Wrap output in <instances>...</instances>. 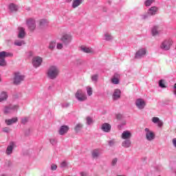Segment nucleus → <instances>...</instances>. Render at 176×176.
<instances>
[{
  "mask_svg": "<svg viewBox=\"0 0 176 176\" xmlns=\"http://www.w3.org/2000/svg\"><path fill=\"white\" fill-rule=\"evenodd\" d=\"M80 176H87V173L86 172H80Z\"/></svg>",
  "mask_w": 176,
  "mask_h": 176,
  "instance_id": "obj_51",
  "label": "nucleus"
},
{
  "mask_svg": "<svg viewBox=\"0 0 176 176\" xmlns=\"http://www.w3.org/2000/svg\"><path fill=\"white\" fill-rule=\"evenodd\" d=\"M68 130H69V127L67 125H63L60 126L58 133L60 135H64V134H67L68 133Z\"/></svg>",
  "mask_w": 176,
  "mask_h": 176,
  "instance_id": "obj_17",
  "label": "nucleus"
},
{
  "mask_svg": "<svg viewBox=\"0 0 176 176\" xmlns=\"http://www.w3.org/2000/svg\"><path fill=\"white\" fill-rule=\"evenodd\" d=\"M116 164H118V158H113L111 161V166L113 167H115V166H116Z\"/></svg>",
  "mask_w": 176,
  "mask_h": 176,
  "instance_id": "obj_42",
  "label": "nucleus"
},
{
  "mask_svg": "<svg viewBox=\"0 0 176 176\" xmlns=\"http://www.w3.org/2000/svg\"><path fill=\"white\" fill-rule=\"evenodd\" d=\"M12 109H10V106L6 107L4 109V113H11Z\"/></svg>",
  "mask_w": 176,
  "mask_h": 176,
  "instance_id": "obj_40",
  "label": "nucleus"
},
{
  "mask_svg": "<svg viewBox=\"0 0 176 176\" xmlns=\"http://www.w3.org/2000/svg\"><path fill=\"white\" fill-rule=\"evenodd\" d=\"M51 170L52 171H56L57 170V165L54 164H51Z\"/></svg>",
  "mask_w": 176,
  "mask_h": 176,
  "instance_id": "obj_48",
  "label": "nucleus"
},
{
  "mask_svg": "<svg viewBox=\"0 0 176 176\" xmlns=\"http://www.w3.org/2000/svg\"><path fill=\"white\" fill-rule=\"evenodd\" d=\"M159 86L162 87V89H166V85L164 84V80H160L159 81Z\"/></svg>",
  "mask_w": 176,
  "mask_h": 176,
  "instance_id": "obj_38",
  "label": "nucleus"
},
{
  "mask_svg": "<svg viewBox=\"0 0 176 176\" xmlns=\"http://www.w3.org/2000/svg\"><path fill=\"white\" fill-rule=\"evenodd\" d=\"M104 12H107V9H104Z\"/></svg>",
  "mask_w": 176,
  "mask_h": 176,
  "instance_id": "obj_56",
  "label": "nucleus"
},
{
  "mask_svg": "<svg viewBox=\"0 0 176 176\" xmlns=\"http://www.w3.org/2000/svg\"><path fill=\"white\" fill-rule=\"evenodd\" d=\"M8 93L6 91H2L0 94V102H3L8 100Z\"/></svg>",
  "mask_w": 176,
  "mask_h": 176,
  "instance_id": "obj_25",
  "label": "nucleus"
},
{
  "mask_svg": "<svg viewBox=\"0 0 176 176\" xmlns=\"http://www.w3.org/2000/svg\"><path fill=\"white\" fill-rule=\"evenodd\" d=\"M158 127H162V126H163V122H162V120H160L159 122H157Z\"/></svg>",
  "mask_w": 176,
  "mask_h": 176,
  "instance_id": "obj_52",
  "label": "nucleus"
},
{
  "mask_svg": "<svg viewBox=\"0 0 176 176\" xmlns=\"http://www.w3.org/2000/svg\"><path fill=\"white\" fill-rule=\"evenodd\" d=\"M60 41L64 46H68L72 42V36L68 34H63L60 38Z\"/></svg>",
  "mask_w": 176,
  "mask_h": 176,
  "instance_id": "obj_5",
  "label": "nucleus"
},
{
  "mask_svg": "<svg viewBox=\"0 0 176 176\" xmlns=\"http://www.w3.org/2000/svg\"><path fill=\"white\" fill-rule=\"evenodd\" d=\"M153 2H155V0H145L144 6L146 8H149V6H151Z\"/></svg>",
  "mask_w": 176,
  "mask_h": 176,
  "instance_id": "obj_30",
  "label": "nucleus"
},
{
  "mask_svg": "<svg viewBox=\"0 0 176 176\" xmlns=\"http://www.w3.org/2000/svg\"><path fill=\"white\" fill-rule=\"evenodd\" d=\"M69 105H70L69 102L61 103L62 108H68V107H69Z\"/></svg>",
  "mask_w": 176,
  "mask_h": 176,
  "instance_id": "obj_46",
  "label": "nucleus"
},
{
  "mask_svg": "<svg viewBox=\"0 0 176 176\" xmlns=\"http://www.w3.org/2000/svg\"><path fill=\"white\" fill-rule=\"evenodd\" d=\"M60 70L57 66H50L47 72V76L49 79L54 80L58 76Z\"/></svg>",
  "mask_w": 176,
  "mask_h": 176,
  "instance_id": "obj_1",
  "label": "nucleus"
},
{
  "mask_svg": "<svg viewBox=\"0 0 176 176\" xmlns=\"http://www.w3.org/2000/svg\"><path fill=\"white\" fill-rule=\"evenodd\" d=\"M135 104L137 108H138L140 110L144 109V108H145V105H146L145 100H144V99L142 98L136 99Z\"/></svg>",
  "mask_w": 176,
  "mask_h": 176,
  "instance_id": "obj_11",
  "label": "nucleus"
},
{
  "mask_svg": "<svg viewBox=\"0 0 176 176\" xmlns=\"http://www.w3.org/2000/svg\"><path fill=\"white\" fill-rule=\"evenodd\" d=\"M91 79L92 82H94V83H97V82H98V74L92 75Z\"/></svg>",
  "mask_w": 176,
  "mask_h": 176,
  "instance_id": "obj_34",
  "label": "nucleus"
},
{
  "mask_svg": "<svg viewBox=\"0 0 176 176\" xmlns=\"http://www.w3.org/2000/svg\"><path fill=\"white\" fill-rule=\"evenodd\" d=\"M0 82H1V79H0Z\"/></svg>",
  "mask_w": 176,
  "mask_h": 176,
  "instance_id": "obj_57",
  "label": "nucleus"
},
{
  "mask_svg": "<svg viewBox=\"0 0 176 176\" xmlns=\"http://www.w3.org/2000/svg\"><path fill=\"white\" fill-rule=\"evenodd\" d=\"M111 129H112V126L107 122L103 123L101 126V130L104 133H111Z\"/></svg>",
  "mask_w": 176,
  "mask_h": 176,
  "instance_id": "obj_16",
  "label": "nucleus"
},
{
  "mask_svg": "<svg viewBox=\"0 0 176 176\" xmlns=\"http://www.w3.org/2000/svg\"><path fill=\"white\" fill-rule=\"evenodd\" d=\"M26 24L30 31L32 32L36 28V23H35V19L32 18L28 19L26 21Z\"/></svg>",
  "mask_w": 176,
  "mask_h": 176,
  "instance_id": "obj_7",
  "label": "nucleus"
},
{
  "mask_svg": "<svg viewBox=\"0 0 176 176\" xmlns=\"http://www.w3.org/2000/svg\"><path fill=\"white\" fill-rule=\"evenodd\" d=\"M173 45V41L171 40H165L162 42L160 45V47L162 50H170V47Z\"/></svg>",
  "mask_w": 176,
  "mask_h": 176,
  "instance_id": "obj_10",
  "label": "nucleus"
},
{
  "mask_svg": "<svg viewBox=\"0 0 176 176\" xmlns=\"http://www.w3.org/2000/svg\"><path fill=\"white\" fill-rule=\"evenodd\" d=\"M160 121V119H159V118L157 117H153L152 118L153 123H158Z\"/></svg>",
  "mask_w": 176,
  "mask_h": 176,
  "instance_id": "obj_47",
  "label": "nucleus"
},
{
  "mask_svg": "<svg viewBox=\"0 0 176 176\" xmlns=\"http://www.w3.org/2000/svg\"><path fill=\"white\" fill-rule=\"evenodd\" d=\"M80 50L81 52H83V53H93V49L86 46H81Z\"/></svg>",
  "mask_w": 176,
  "mask_h": 176,
  "instance_id": "obj_27",
  "label": "nucleus"
},
{
  "mask_svg": "<svg viewBox=\"0 0 176 176\" xmlns=\"http://www.w3.org/2000/svg\"><path fill=\"white\" fill-rule=\"evenodd\" d=\"M25 43H24V41H15L14 45L16 46H23Z\"/></svg>",
  "mask_w": 176,
  "mask_h": 176,
  "instance_id": "obj_35",
  "label": "nucleus"
},
{
  "mask_svg": "<svg viewBox=\"0 0 176 176\" xmlns=\"http://www.w3.org/2000/svg\"><path fill=\"white\" fill-rule=\"evenodd\" d=\"M67 166H68V164H67V162L63 161L60 164V168H65V167H67Z\"/></svg>",
  "mask_w": 176,
  "mask_h": 176,
  "instance_id": "obj_45",
  "label": "nucleus"
},
{
  "mask_svg": "<svg viewBox=\"0 0 176 176\" xmlns=\"http://www.w3.org/2000/svg\"><path fill=\"white\" fill-rule=\"evenodd\" d=\"M16 146H17L16 145L15 142H10L8 146H7V148L6 151V155H8V156L12 155L13 153V149H14V148H16Z\"/></svg>",
  "mask_w": 176,
  "mask_h": 176,
  "instance_id": "obj_9",
  "label": "nucleus"
},
{
  "mask_svg": "<svg viewBox=\"0 0 176 176\" xmlns=\"http://www.w3.org/2000/svg\"><path fill=\"white\" fill-rule=\"evenodd\" d=\"M113 39V36L109 34V33L104 34V41H112Z\"/></svg>",
  "mask_w": 176,
  "mask_h": 176,
  "instance_id": "obj_32",
  "label": "nucleus"
},
{
  "mask_svg": "<svg viewBox=\"0 0 176 176\" xmlns=\"http://www.w3.org/2000/svg\"><path fill=\"white\" fill-rule=\"evenodd\" d=\"M8 9L10 10V12L12 13H13V12H17V10H19V6H17L13 3H11L8 6Z\"/></svg>",
  "mask_w": 176,
  "mask_h": 176,
  "instance_id": "obj_21",
  "label": "nucleus"
},
{
  "mask_svg": "<svg viewBox=\"0 0 176 176\" xmlns=\"http://www.w3.org/2000/svg\"><path fill=\"white\" fill-rule=\"evenodd\" d=\"M75 97L78 101H80V102L83 101H86L87 100V96H86V94L83 92L82 89H78V91L76 92Z\"/></svg>",
  "mask_w": 176,
  "mask_h": 176,
  "instance_id": "obj_3",
  "label": "nucleus"
},
{
  "mask_svg": "<svg viewBox=\"0 0 176 176\" xmlns=\"http://www.w3.org/2000/svg\"><path fill=\"white\" fill-rule=\"evenodd\" d=\"M123 126H124V124L118 125V127H119L120 129H122V127H123Z\"/></svg>",
  "mask_w": 176,
  "mask_h": 176,
  "instance_id": "obj_54",
  "label": "nucleus"
},
{
  "mask_svg": "<svg viewBox=\"0 0 176 176\" xmlns=\"http://www.w3.org/2000/svg\"><path fill=\"white\" fill-rule=\"evenodd\" d=\"M63 47H64V44H63V43H58L56 44V48H57L58 50H61V49H63Z\"/></svg>",
  "mask_w": 176,
  "mask_h": 176,
  "instance_id": "obj_43",
  "label": "nucleus"
},
{
  "mask_svg": "<svg viewBox=\"0 0 176 176\" xmlns=\"http://www.w3.org/2000/svg\"><path fill=\"white\" fill-rule=\"evenodd\" d=\"M122 96V91L119 89H114V91L113 93L112 98L114 101H117V100H119Z\"/></svg>",
  "mask_w": 176,
  "mask_h": 176,
  "instance_id": "obj_14",
  "label": "nucleus"
},
{
  "mask_svg": "<svg viewBox=\"0 0 176 176\" xmlns=\"http://www.w3.org/2000/svg\"><path fill=\"white\" fill-rule=\"evenodd\" d=\"M100 155H101V151L100 149H95L91 153L93 159H98V157H100Z\"/></svg>",
  "mask_w": 176,
  "mask_h": 176,
  "instance_id": "obj_23",
  "label": "nucleus"
},
{
  "mask_svg": "<svg viewBox=\"0 0 176 176\" xmlns=\"http://www.w3.org/2000/svg\"><path fill=\"white\" fill-rule=\"evenodd\" d=\"M87 93L88 96H92L93 95V89L90 87H87Z\"/></svg>",
  "mask_w": 176,
  "mask_h": 176,
  "instance_id": "obj_39",
  "label": "nucleus"
},
{
  "mask_svg": "<svg viewBox=\"0 0 176 176\" xmlns=\"http://www.w3.org/2000/svg\"><path fill=\"white\" fill-rule=\"evenodd\" d=\"M48 21H47V20H46V19H41V20H40V26L41 27H46V25H47V24H48Z\"/></svg>",
  "mask_w": 176,
  "mask_h": 176,
  "instance_id": "obj_31",
  "label": "nucleus"
},
{
  "mask_svg": "<svg viewBox=\"0 0 176 176\" xmlns=\"http://www.w3.org/2000/svg\"><path fill=\"white\" fill-rule=\"evenodd\" d=\"M150 16L151 15L147 12L146 13L140 15V19L141 20H148V19H149Z\"/></svg>",
  "mask_w": 176,
  "mask_h": 176,
  "instance_id": "obj_29",
  "label": "nucleus"
},
{
  "mask_svg": "<svg viewBox=\"0 0 176 176\" xmlns=\"http://www.w3.org/2000/svg\"><path fill=\"white\" fill-rule=\"evenodd\" d=\"M23 80H24V76L21 75V73L20 72L14 73V78H13L14 85H16L17 86L20 85V83H21Z\"/></svg>",
  "mask_w": 176,
  "mask_h": 176,
  "instance_id": "obj_4",
  "label": "nucleus"
},
{
  "mask_svg": "<svg viewBox=\"0 0 176 176\" xmlns=\"http://www.w3.org/2000/svg\"><path fill=\"white\" fill-rule=\"evenodd\" d=\"M10 108L11 109V111L13 112V111H17V109H19V105H17V104H14V105L10 104Z\"/></svg>",
  "mask_w": 176,
  "mask_h": 176,
  "instance_id": "obj_37",
  "label": "nucleus"
},
{
  "mask_svg": "<svg viewBox=\"0 0 176 176\" xmlns=\"http://www.w3.org/2000/svg\"><path fill=\"white\" fill-rule=\"evenodd\" d=\"M49 141L53 146H56V145H57V139L56 138H50Z\"/></svg>",
  "mask_w": 176,
  "mask_h": 176,
  "instance_id": "obj_33",
  "label": "nucleus"
},
{
  "mask_svg": "<svg viewBox=\"0 0 176 176\" xmlns=\"http://www.w3.org/2000/svg\"><path fill=\"white\" fill-rule=\"evenodd\" d=\"M19 30L18 38H19V39H24L25 36V30L23 28H19Z\"/></svg>",
  "mask_w": 176,
  "mask_h": 176,
  "instance_id": "obj_22",
  "label": "nucleus"
},
{
  "mask_svg": "<svg viewBox=\"0 0 176 176\" xmlns=\"http://www.w3.org/2000/svg\"><path fill=\"white\" fill-rule=\"evenodd\" d=\"M121 138H122V140H130L131 138V133L129 131H124L122 133Z\"/></svg>",
  "mask_w": 176,
  "mask_h": 176,
  "instance_id": "obj_20",
  "label": "nucleus"
},
{
  "mask_svg": "<svg viewBox=\"0 0 176 176\" xmlns=\"http://www.w3.org/2000/svg\"><path fill=\"white\" fill-rule=\"evenodd\" d=\"M3 133H10V129L9 127H4L3 128Z\"/></svg>",
  "mask_w": 176,
  "mask_h": 176,
  "instance_id": "obj_50",
  "label": "nucleus"
},
{
  "mask_svg": "<svg viewBox=\"0 0 176 176\" xmlns=\"http://www.w3.org/2000/svg\"><path fill=\"white\" fill-rule=\"evenodd\" d=\"M147 12L150 16H155V14H157V13H159V8L156 6H152L148 8Z\"/></svg>",
  "mask_w": 176,
  "mask_h": 176,
  "instance_id": "obj_15",
  "label": "nucleus"
},
{
  "mask_svg": "<svg viewBox=\"0 0 176 176\" xmlns=\"http://www.w3.org/2000/svg\"><path fill=\"white\" fill-rule=\"evenodd\" d=\"M54 47H56V41H51L50 43L49 49H50V50H53Z\"/></svg>",
  "mask_w": 176,
  "mask_h": 176,
  "instance_id": "obj_36",
  "label": "nucleus"
},
{
  "mask_svg": "<svg viewBox=\"0 0 176 176\" xmlns=\"http://www.w3.org/2000/svg\"><path fill=\"white\" fill-rule=\"evenodd\" d=\"M82 3H83V0H74L72 6L73 9H76V8L80 6V5H82Z\"/></svg>",
  "mask_w": 176,
  "mask_h": 176,
  "instance_id": "obj_24",
  "label": "nucleus"
},
{
  "mask_svg": "<svg viewBox=\"0 0 176 176\" xmlns=\"http://www.w3.org/2000/svg\"><path fill=\"white\" fill-rule=\"evenodd\" d=\"M122 146L123 148H130L131 146V140L130 139H126L122 143Z\"/></svg>",
  "mask_w": 176,
  "mask_h": 176,
  "instance_id": "obj_26",
  "label": "nucleus"
},
{
  "mask_svg": "<svg viewBox=\"0 0 176 176\" xmlns=\"http://www.w3.org/2000/svg\"><path fill=\"white\" fill-rule=\"evenodd\" d=\"M145 56H146V48H140L135 54V58H136L137 60H140L141 58H144Z\"/></svg>",
  "mask_w": 176,
  "mask_h": 176,
  "instance_id": "obj_6",
  "label": "nucleus"
},
{
  "mask_svg": "<svg viewBox=\"0 0 176 176\" xmlns=\"http://www.w3.org/2000/svg\"><path fill=\"white\" fill-rule=\"evenodd\" d=\"M42 57L41 56H34L32 58V65L34 68H38V67H41L42 65Z\"/></svg>",
  "mask_w": 176,
  "mask_h": 176,
  "instance_id": "obj_8",
  "label": "nucleus"
},
{
  "mask_svg": "<svg viewBox=\"0 0 176 176\" xmlns=\"http://www.w3.org/2000/svg\"><path fill=\"white\" fill-rule=\"evenodd\" d=\"M144 131L146 132V139L147 141H153V140H155V133H153L152 131L149 130L148 128H146Z\"/></svg>",
  "mask_w": 176,
  "mask_h": 176,
  "instance_id": "obj_12",
  "label": "nucleus"
},
{
  "mask_svg": "<svg viewBox=\"0 0 176 176\" xmlns=\"http://www.w3.org/2000/svg\"><path fill=\"white\" fill-rule=\"evenodd\" d=\"M109 146H113V145H115V144H116V142H115L114 140H110L108 142Z\"/></svg>",
  "mask_w": 176,
  "mask_h": 176,
  "instance_id": "obj_49",
  "label": "nucleus"
},
{
  "mask_svg": "<svg viewBox=\"0 0 176 176\" xmlns=\"http://www.w3.org/2000/svg\"><path fill=\"white\" fill-rule=\"evenodd\" d=\"M82 128H83V124H82L81 123H78L76 125L74 130L76 133H79V131H80V130H82Z\"/></svg>",
  "mask_w": 176,
  "mask_h": 176,
  "instance_id": "obj_28",
  "label": "nucleus"
},
{
  "mask_svg": "<svg viewBox=\"0 0 176 176\" xmlns=\"http://www.w3.org/2000/svg\"><path fill=\"white\" fill-rule=\"evenodd\" d=\"M72 0H66V2H68L69 3V2H72Z\"/></svg>",
  "mask_w": 176,
  "mask_h": 176,
  "instance_id": "obj_55",
  "label": "nucleus"
},
{
  "mask_svg": "<svg viewBox=\"0 0 176 176\" xmlns=\"http://www.w3.org/2000/svg\"><path fill=\"white\" fill-rule=\"evenodd\" d=\"M17 122H19V118L16 117L5 120V123L7 124V126H12V124L17 123Z\"/></svg>",
  "mask_w": 176,
  "mask_h": 176,
  "instance_id": "obj_18",
  "label": "nucleus"
},
{
  "mask_svg": "<svg viewBox=\"0 0 176 176\" xmlns=\"http://www.w3.org/2000/svg\"><path fill=\"white\" fill-rule=\"evenodd\" d=\"M28 122V118L25 117L21 119L22 124H26Z\"/></svg>",
  "mask_w": 176,
  "mask_h": 176,
  "instance_id": "obj_44",
  "label": "nucleus"
},
{
  "mask_svg": "<svg viewBox=\"0 0 176 176\" xmlns=\"http://www.w3.org/2000/svg\"><path fill=\"white\" fill-rule=\"evenodd\" d=\"M116 118L118 119V120L122 119V114H117L116 115Z\"/></svg>",
  "mask_w": 176,
  "mask_h": 176,
  "instance_id": "obj_53",
  "label": "nucleus"
},
{
  "mask_svg": "<svg viewBox=\"0 0 176 176\" xmlns=\"http://www.w3.org/2000/svg\"><path fill=\"white\" fill-rule=\"evenodd\" d=\"M86 120L87 124H88L89 126H90V124L93 123V119L90 117H87Z\"/></svg>",
  "mask_w": 176,
  "mask_h": 176,
  "instance_id": "obj_41",
  "label": "nucleus"
},
{
  "mask_svg": "<svg viewBox=\"0 0 176 176\" xmlns=\"http://www.w3.org/2000/svg\"><path fill=\"white\" fill-rule=\"evenodd\" d=\"M162 33V30H160V26L154 25L151 28V35L152 36H159Z\"/></svg>",
  "mask_w": 176,
  "mask_h": 176,
  "instance_id": "obj_13",
  "label": "nucleus"
},
{
  "mask_svg": "<svg viewBox=\"0 0 176 176\" xmlns=\"http://www.w3.org/2000/svg\"><path fill=\"white\" fill-rule=\"evenodd\" d=\"M119 78H120V75H119V74H114L113 78H111V82L113 85H119Z\"/></svg>",
  "mask_w": 176,
  "mask_h": 176,
  "instance_id": "obj_19",
  "label": "nucleus"
},
{
  "mask_svg": "<svg viewBox=\"0 0 176 176\" xmlns=\"http://www.w3.org/2000/svg\"><path fill=\"white\" fill-rule=\"evenodd\" d=\"M6 57H13V54L5 51L0 52V67H6Z\"/></svg>",
  "mask_w": 176,
  "mask_h": 176,
  "instance_id": "obj_2",
  "label": "nucleus"
}]
</instances>
